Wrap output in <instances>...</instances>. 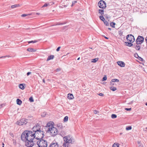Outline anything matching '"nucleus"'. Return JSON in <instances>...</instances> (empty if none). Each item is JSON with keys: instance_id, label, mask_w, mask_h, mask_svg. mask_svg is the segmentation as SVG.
<instances>
[{"instance_id": "f257e3e1", "label": "nucleus", "mask_w": 147, "mask_h": 147, "mask_svg": "<svg viewBox=\"0 0 147 147\" xmlns=\"http://www.w3.org/2000/svg\"><path fill=\"white\" fill-rule=\"evenodd\" d=\"M34 133L32 131L25 130L22 134V140L25 142L26 146L27 147H32L34 144L35 140Z\"/></svg>"}, {"instance_id": "f03ea898", "label": "nucleus", "mask_w": 147, "mask_h": 147, "mask_svg": "<svg viewBox=\"0 0 147 147\" xmlns=\"http://www.w3.org/2000/svg\"><path fill=\"white\" fill-rule=\"evenodd\" d=\"M34 134L35 137L34 139L36 141L42 139L45 136L43 131L40 130L37 131L36 133H34Z\"/></svg>"}, {"instance_id": "7ed1b4c3", "label": "nucleus", "mask_w": 147, "mask_h": 147, "mask_svg": "<svg viewBox=\"0 0 147 147\" xmlns=\"http://www.w3.org/2000/svg\"><path fill=\"white\" fill-rule=\"evenodd\" d=\"M37 144L40 147H47V142L46 141L42 139L40 140H38L36 142Z\"/></svg>"}, {"instance_id": "20e7f679", "label": "nucleus", "mask_w": 147, "mask_h": 147, "mask_svg": "<svg viewBox=\"0 0 147 147\" xmlns=\"http://www.w3.org/2000/svg\"><path fill=\"white\" fill-rule=\"evenodd\" d=\"M52 124V126H51L49 132L52 136H54L57 135L58 133V129L55 127H53V125Z\"/></svg>"}, {"instance_id": "39448f33", "label": "nucleus", "mask_w": 147, "mask_h": 147, "mask_svg": "<svg viewBox=\"0 0 147 147\" xmlns=\"http://www.w3.org/2000/svg\"><path fill=\"white\" fill-rule=\"evenodd\" d=\"M27 119L22 118L19 121H17V123L19 125H22L26 124L28 122L27 121Z\"/></svg>"}, {"instance_id": "423d86ee", "label": "nucleus", "mask_w": 147, "mask_h": 147, "mask_svg": "<svg viewBox=\"0 0 147 147\" xmlns=\"http://www.w3.org/2000/svg\"><path fill=\"white\" fill-rule=\"evenodd\" d=\"M126 38L127 41L131 43H133L135 40L134 36L131 34L128 35L127 36Z\"/></svg>"}, {"instance_id": "0eeeda50", "label": "nucleus", "mask_w": 147, "mask_h": 147, "mask_svg": "<svg viewBox=\"0 0 147 147\" xmlns=\"http://www.w3.org/2000/svg\"><path fill=\"white\" fill-rule=\"evenodd\" d=\"M52 124H54L53 122H49L47 124L46 126L45 127L44 129H45V131L47 132H49L50 129L51 128V126H52Z\"/></svg>"}, {"instance_id": "6e6552de", "label": "nucleus", "mask_w": 147, "mask_h": 147, "mask_svg": "<svg viewBox=\"0 0 147 147\" xmlns=\"http://www.w3.org/2000/svg\"><path fill=\"white\" fill-rule=\"evenodd\" d=\"M144 38L141 36H138L136 40V43L137 45L141 44L143 42Z\"/></svg>"}, {"instance_id": "1a4fd4ad", "label": "nucleus", "mask_w": 147, "mask_h": 147, "mask_svg": "<svg viewBox=\"0 0 147 147\" xmlns=\"http://www.w3.org/2000/svg\"><path fill=\"white\" fill-rule=\"evenodd\" d=\"M98 5L100 8L104 9L106 7V4L104 1L101 0L98 3Z\"/></svg>"}, {"instance_id": "9d476101", "label": "nucleus", "mask_w": 147, "mask_h": 147, "mask_svg": "<svg viewBox=\"0 0 147 147\" xmlns=\"http://www.w3.org/2000/svg\"><path fill=\"white\" fill-rule=\"evenodd\" d=\"M72 139L70 138V135L68 137L65 136L64 138V141H65L67 143H72L74 142V141Z\"/></svg>"}, {"instance_id": "9b49d317", "label": "nucleus", "mask_w": 147, "mask_h": 147, "mask_svg": "<svg viewBox=\"0 0 147 147\" xmlns=\"http://www.w3.org/2000/svg\"><path fill=\"white\" fill-rule=\"evenodd\" d=\"M34 127L32 128V132L36 133L37 131L40 130V126L37 124Z\"/></svg>"}, {"instance_id": "f8f14e48", "label": "nucleus", "mask_w": 147, "mask_h": 147, "mask_svg": "<svg viewBox=\"0 0 147 147\" xmlns=\"http://www.w3.org/2000/svg\"><path fill=\"white\" fill-rule=\"evenodd\" d=\"M49 147H59V145L56 142H53L50 144Z\"/></svg>"}, {"instance_id": "ddd939ff", "label": "nucleus", "mask_w": 147, "mask_h": 147, "mask_svg": "<svg viewBox=\"0 0 147 147\" xmlns=\"http://www.w3.org/2000/svg\"><path fill=\"white\" fill-rule=\"evenodd\" d=\"M117 64L121 67H124L125 66V63L123 61H119L117 62Z\"/></svg>"}, {"instance_id": "4468645a", "label": "nucleus", "mask_w": 147, "mask_h": 147, "mask_svg": "<svg viewBox=\"0 0 147 147\" xmlns=\"http://www.w3.org/2000/svg\"><path fill=\"white\" fill-rule=\"evenodd\" d=\"M67 98L69 99H72L74 98L73 95L71 94H69L67 95Z\"/></svg>"}, {"instance_id": "2eb2a0df", "label": "nucleus", "mask_w": 147, "mask_h": 147, "mask_svg": "<svg viewBox=\"0 0 147 147\" xmlns=\"http://www.w3.org/2000/svg\"><path fill=\"white\" fill-rule=\"evenodd\" d=\"M54 57V55H51L48 57V58L47 60V61H48L50 60L53 59Z\"/></svg>"}, {"instance_id": "dca6fc26", "label": "nucleus", "mask_w": 147, "mask_h": 147, "mask_svg": "<svg viewBox=\"0 0 147 147\" xmlns=\"http://www.w3.org/2000/svg\"><path fill=\"white\" fill-rule=\"evenodd\" d=\"M27 51L30 52H34L36 51V49L31 48H28L27 49Z\"/></svg>"}, {"instance_id": "f3484780", "label": "nucleus", "mask_w": 147, "mask_h": 147, "mask_svg": "<svg viewBox=\"0 0 147 147\" xmlns=\"http://www.w3.org/2000/svg\"><path fill=\"white\" fill-rule=\"evenodd\" d=\"M17 104L19 105H20L22 103V101L19 99L18 98L16 100Z\"/></svg>"}, {"instance_id": "a211bd4d", "label": "nucleus", "mask_w": 147, "mask_h": 147, "mask_svg": "<svg viewBox=\"0 0 147 147\" xmlns=\"http://www.w3.org/2000/svg\"><path fill=\"white\" fill-rule=\"evenodd\" d=\"M19 87L20 89L22 90H24V87L23 85V84H20L19 86Z\"/></svg>"}, {"instance_id": "6ab92c4d", "label": "nucleus", "mask_w": 147, "mask_h": 147, "mask_svg": "<svg viewBox=\"0 0 147 147\" xmlns=\"http://www.w3.org/2000/svg\"><path fill=\"white\" fill-rule=\"evenodd\" d=\"M20 6V5L19 4H15L12 5H11V8L13 9L15 8H16L17 7H19Z\"/></svg>"}, {"instance_id": "aec40b11", "label": "nucleus", "mask_w": 147, "mask_h": 147, "mask_svg": "<svg viewBox=\"0 0 147 147\" xmlns=\"http://www.w3.org/2000/svg\"><path fill=\"white\" fill-rule=\"evenodd\" d=\"M134 47L137 50H139L140 48V46L138 45H136V46L134 45Z\"/></svg>"}, {"instance_id": "412c9836", "label": "nucleus", "mask_w": 147, "mask_h": 147, "mask_svg": "<svg viewBox=\"0 0 147 147\" xmlns=\"http://www.w3.org/2000/svg\"><path fill=\"white\" fill-rule=\"evenodd\" d=\"M119 144L115 143L113 145L112 147H119Z\"/></svg>"}, {"instance_id": "4be33fe9", "label": "nucleus", "mask_w": 147, "mask_h": 147, "mask_svg": "<svg viewBox=\"0 0 147 147\" xmlns=\"http://www.w3.org/2000/svg\"><path fill=\"white\" fill-rule=\"evenodd\" d=\"M98 60V58H96L94 59H92V60L91 62L92 63H95L96 61H97Z\"/></svg>"}, {"instance_id": "5701e85b", "label": "nucleus", "mask_w": 147, "mask_h": 147, "mask_svg": "<svg viewBox=\"0 0 147 147\" xmlns=\"http://www.w3.org/2000/svg\"><path fill=\"white\" fill-rule=\"evenodd\" d=\"M125 43H126V45L127 46L129 47H130L133 44L131 42H125Z\"/></svg>"}, {"instance_id": "b1692460", "label": "nucleus", "mask_w": 147, "mask_h": 147, "mask_svg": "<svg viewBox=\"0 0 147 147\" xmlns=\"http://www.w3.org/2000/svg\"><path fill=\"white\" fill-rule=\"evenodd\" d=\"M68 116H66L63 119V121L64 122H67L68 120Z\"/></svg>"}, {"instance_id": "393cba45", "label": "nucleus", "mask_w": 147, "mask_h": 147, "mask_svg": "<svg viewBox=\"0 0 147 147\" xmlns=\"http://www.w3.org/2000/svg\"><path fill=\"white\" fill-rule=\"evenodd\" d=\"M99 13L102 15H103L104 14V10L99 9Z\"/></svg>"}, {"instance_id": "a878e982", "label": "nucleus", "mask_w": 147, "mask_h": 147, "mask_svg": "<svg viewBox=\"0 0 147 147\" xmlns=\"http://www.w3.org/2000/svg\"><path fill=\"white\" fill-rule=\"evenodd\" d=\"M110 89L112 91H114L116 90L117 88L116 87H112L110 88Z\"/></svg>"}, {"instance_id": "bb28decb", "label": "nucleus", "mask_w": 147, "mask_h": 147, "mask_svg": "<svg viewBox=\"0 0 147 147\" xmlns=\"http://www.w3.org/2000/svg\"><path fill=\"white\" fill-rule=\"evenodd\" d=\"M100 19L103 22L105 21V19L102 16H100Z\"/></svg>"}, {"instance_id": "cd10ccee", "label": "nucleus", "mask_w": 147, "mask_h": 147, "mask_svg": "<svg viewBox=\"0 0 147 147\" xmlns=\"http://www.w3.org/2000/svg\"><path fill=\"white\" fill-rule=\"evenodd\" d=\"M69 145V143H64L63 144V147H67Z\"/></svg>"}, {"instance_id": "c85d7f7f", "label": "nucleus", "mask_w": 147, "mask_h": 147, "mask_svg": "<svg viewBox=\"0 0 147 147\" xmlns=\"http://www.w3.org/2000/svg\"><path fill=\"white\" fill-rule=\"evenodd\" d=\"M115 23L113 22H111L110 24L111 26L113 28H114L115 27Z\"/></svg>"}, {"instance_id": "c756f323", "label": "nucleus", "mask_w": 147, "mask_h": 147, "mask_svg": "<svg viewBox=\"0 0 147 147\" xmlns=\"http://www.w3.org/2000/svg\"><path fill=\"white\" fill-rule=\"evenodd\" d=\"M111 81L113 82H118L119 81V80L117 79H113Z\"/></svg>"}, {"instance_id": "7c9ffc66", "label": "nucleus", "mask_w": 147, "mask_h": 147, "mask_svg": "<svg viewBox=\"0 0 147 147\" xmlns=\"http://www.w3.org/2000/svg\"><path fill=\"white\" fill-rule=\"evenodd\" d=\"M111 117L112 119H115L117 117V116L115 114H113L111 115Z\"/></svg>"}, {"instance_id": "2f4dec72", "label": "nucleus", "mask_w": 147, "mask_h": 147, "mask_svg": "<svg viewBox=\"0 0 147 147\" xmlns=\"http://www.w3.org/2000/svg\"><path fill=\"white\" fill-rule=\"evenodd\" d=\"M37 42V41L36 40H32L31 41H28V43L29 44L32 43H34L36 42Z\"/></svg>"}, {"instance_id": "473e14b6", "label": "nucleus", "mask_w": 147, "mask_h": 147, "mask_svg": "<svg viewBox=\"0 0 147 147\" xmlns=\"http://www.w3.org/2000/svg\"><path fill=\"white\" fill-rule=\"evenodd\" d=\"M132 129L131 127V126H129L128 127H126V129L127 130H129L131 129Z\"/></svg>"}, {"instance_id": "72a5a7b5", "label": "nucleus", "mask_w": 147, "mask_h": 147, "mask_svg": "<svg viewBox=\"0 0 147 147\" xmlns=\"http://www.w3.org/2000/svg\"><path fill=\"white\" fill-rule=\"evenodd\" d=\"M29 101L31 102H32L34 101V99H33V98L32 97H30L29 98Z\"/></svg>"}, {"instance_id": "f704fd0d", "label": "nucleus", "mask_w": 147, "mask_h": 147, "mask_svg": "<svg viewBox=\"0 0 147 147\" xmlns=\"http://www.w3.org/2000/svg\"><path fill=\"white\" fill-rule=\"evenodd\" d=\"M47 3L48 5L49 6L52 5L54 4V3L52 2H50Z\"/></svg>"}, {"instance_id": "c9c22d12", "label": "nucleus", "mask_w": 147, "mask_h": 147, "mask_svg": "<svg viewBox=\"0 0 147 147\" xmlns=\"http://www.w3.org/2000/svg\"><path fill=\"white\" fill-rule=\"evenodd\" d=\"M104 24L106 25V26H108L109 25V23L105 20V21L103 22Z\"/></svg>"}, {"instance_id": "e433bc0d", "label": "nucleus", "mask_w": 147, "mask_h": 147, "mask_svg": "<svg viewBox=\"0 0 147 147\" xmlns=\"http://www.w3.org/2000/svg\"><path fill=\"white\" fill-rule=\"evenodd\" d=\"M47 6H49V5H48L47 3H45L44 4V5L42 6V7L43 8L44 7H46Z\"/></svg>"}, {"instance_id": "4c0bfd02", "label": "nucleus", "mask_w": 147, "mask_h": 147, "mask_svg": "<svg viewBox=\"0 0 147 147\" xmlns=\"http://www.w3.org/2000/svg\"><path fill=\"white\" fill-rule=\"evenodd\" d=\"M107 79V77L106 76H105L103 78L102 80L103 81H105Z\"/></svg>"}, {"instance_id": "58836bf2", "label": "nucleus", "mask_w": 147, "mask_h": 147, "mask_svg": "<svg viewBox=\"0 0 147 147\" xmlns=\"http://www.w3.org/2000/svg\"><path fill=\"white\" fill-rule=\"evenodd\" d=\"M57 126L58 127L60 128H61L62 126L61 123H59V124H57Z\"/></svg>"}, {"instance_id": "ea45409f", "label": "nucleus", "mask_w": 147, "mask_h": 147, "mask_svg": "<svg viewBox=\"0 0 147 147\" xmlns=\"http://www.w3.org/2000/svg\"><path fill=\"white\" fill-rule=\"evenodd\" d=\"M76 3H77L76 1H73L72 2V4L71 5V6H72Z\"/></svg>"}, {"instance_id": "a19ab883", "label": "nucleus", "mask_w": 147, "mask_h": 147, "mask_svg": "<svg viewBox=\"0 0 147 147\" xmlns=\"http://www.w3.org/2000/svg\"><path fill=\"white\" fill-rule=\"evenodd\" d=\"M138 59L139 60L142 61H143L144 60L142 58L139 57H138Z\"/></svg>"}, {"instance_id": "79ce46f5", "label": "nucleus", "mask_w": 147, "mask_h": 147, "mask_svg": "<svg viewBox=\"0 0 147 147\" xmlns=\"http://www.w3.org/2000/svg\"><path fill=\"white\" fill-rule=\"evenodd\" d=\"M43 114H44V115H43V114H42V115H41V117H45V116L46 115V113H45H45H44H44H43Z\"/></svg>"}, {"instance_id": "37998d69", "label": "nucleus", "mask_w": 147, "mask_h": 147, "mask_svg": "<svg viewBox=\"0 0 147 147\" xmlns=\"http://www.w3.org/2000/svg\"><path fill=\"white\" fill-rule=\"evenodd\" d=\"M5 105L4 104H0V109L3 107Z\"/></svg>"}, {"instance_id": "c03bdc74", "label": "nucleus", "mask_w": 147, "mask_h": 147, "mask_svg": "<svg viewBox=\"0 0 147 147\" xmlns=\"http://www.w3.org/2000/svg\"><path fill=\"white\" fill-rule=\"evenodd\" d=\"M113 82H112V81H111L110 82V85H111V86H113V85H114V83Z\"/></svg>"}, {"instance_id": "a18cd8bd", "label": "nucleus", "mask_w": 147, "mask_h": 147, "mask_svg": "<svg viewBox=\"0 0 147 147\" xmlns=\"http://www.w3.org/2000/svg\"><path fill=\"white\" fill-rule=\"evenodd\" d=\"M138 144H140V145L139 146V147H143V145L141 144H140L139 142H138Z\"/></svg>"}, {"instance_id": "49530a36", "label": "nucleus", "mask_w": 147, "mask_h": 147, "mask_svg": "<svg viewBox=\"0 0 147 147\" xmlns=\"http://www.w3.org/2000/svg\"><path fill=\"white\" fill-rule=\"evenodd\" d=\"M125 109L127 111H130L131 110V108H126Z\"/></svg>"}, {"instance_id": "de8ad7c7", "label": "nucleus", "mask_w": 147, "mask_h": 147, "mask_svg": "<svg viewBox=\"0 0 147 147\" xmlns=\"http://www.w3.org/2000/svg\"><path fill=\"white\" fill-rule=\"evenodd\" d=\"M122 33H123V32L121 31H119V34L120 36H121V35H122V34H123Z\"/></svg>"}, {"instance_id": "09e8293b", "label": "nucleus", "mask_w": 147, "mask_h": 147, "mask_svg": "<svg viewBox=\"0 0 147 147\" xmlns=\"http://www.w3.org/2000/svg\"><path fill=\"white\" fill-rule=\"evenodd\" d=\"M60 48H61V47H58L57 49H56V51H59V49H60Z\"/></svg>"}, {"instance_id": "8fccbe9b", "label": "nucleus", "mask_w": 147, "mask_h": 147, "mask_svg": "<svg viewBox=\"0 0 147 147\" xmlns=\"http://www.w3.org/2000/svg\"><path fill=\"white\" fill-rule=\"evenodd\" d=\"M98 95L101 96H104V94L102 93H99Z\"/></svg>"}, {"instance_id": "3c124183", "label": "nucleus", "mask_w": 147, "mask_h": 147, "mask_svg": "<svg viewBox=\"0 0 147 147\" xmlns=\"http://www.w3.org/2000/svg\"><path fill=\"white\" fill-rule=\"evenodd\" d=\"M134 56L135 57H136V58H137V57H139L138 56V55L137 54H135L134 55Z\"/></svg>"}, {"instance_id": "603ef678", "label": "nucleus", "mask_w": 147, "mask_h": 147, "mask_svg": "<svg viewBox=\"0 0 147 147\" xmlns=\"http://www.w3.org/2000/svg\"><path fill=\"white\" fill-rule=\"evenodd\" d=\"M27 15L25 14H23L21 15V16L22 17H25L27 16Z\"/></svg>"}, {"instance_id": "864d4df0", "label": "nucleus", "mask_w": 147, "mask_h": 147, "mask_svg": "<svg viewBox=\"0 0 147 147\" xmlns=\"http://www.w3.org/2000/svg\"><path fill=\"white\" fill-rule=\"evenodd\" d=\"M63 24V23H57V24L55 25H62Z\"/></svg>"}, {"instance_id": "5fc2aeb1", "label": "nucleus", "mask_w": 147, "mask_h": 147, "mask_svg": "<svg viewBox=\"0 0 147 147\" xmlns=\"http://www.w3.org/2000/svg\"><path fill=\"white\" fill-rule=\"evenodd\" d=\"M97 112H98V111L96 110H94V113L95 114H97Z\"/></svg>"}, {"instance_id": "6e6d98bb", "label": "nucleus", "mask_w": 147, "mask_h": 147, "mask_svg": "<svg viewBox=\"0 0 147 147\" xmlns=\"http://www.w3.org/2000/svg\"><path fill=\"white\" fill-rule=\"evenodd\" d=\"M31 74V72H28L27 73V76H29L30 74Z\"/></svg>"}, {"instance_id": "4d7b16f0", "label": "nucleus", "mask_w": 147, "mask_h": 147, "mask_svg": "<svg viewBox=\"0 0 147 147\" xmlns=\"http://www.w3.org/2000/svg\"><path fill=\"white\" fill-rule=\"evenodd\" d=\"M145 40L146 43H147V36L145 38Z\"/></svg>"}, {"instance_id": "13d9d810", "label": "nucleus", "mask_w": 147, "mask_h": 147, "mask_svg": "<svg viewBox=\"0 0 147 147\" xmlns=\"http://www.w3.org/2000/svg\"><path fill=\"white\" fill-rule=\"evenodd\" d=\"M10 135L12 137H13V134H10Z\"/></svg>"}, {"instance_id": "bf43d9fd", "label": "nucleus", "mask_w": 147, "mask_h": 147, "mask_svg": "<svg viewBox=\"0 0 147 147\" xmlns=\"http://www.w3.org/2000/svg\"><path fill=\"white\" fill-rule=\"evenodd\" d=\"M42 81H43V82H44V83H45V80L44 79H43L42 80Z\"/></svg>"}, {"instance_id": "052dcab7", "label": "nucleus", "mask_w": 147, "mask_h": 147, "mask_svg": "<svg viewBox=\"0 0 147 147\" xmlns=\"http://www.w3.org/2000/svg\"><path fill=\"white\" fill-rule=\"evenodd\" d=\"M36 15H40V13H36Z\"/></svg>"}, {"instance_id": "680f3d73", "label": "nucleus", "mask_w": 147, "mask_h": 147, "mask_svg": "<svg viewBox=\"0 0 147 147\" xmlns=\"http://www.w3.org/2000/svg\"><path fill=\"white\" fill-rule=\"evenodd\" d=\"M2 145H3V146H4V144L3 142L2 143Z\"/></svg>"}, {"instance_id": "e2e57ef3", "label": "nucleus", "mask_w": 147, "mask_h": 147, "mask_svg": "<svg viewBox=\"0 0 147 147\" xmlns=\"http://www.w3.org/2000/svg\"><path fill=\"white\" fill-rule=\"evenodd\" d=\"M63 6L64 7H66L67 6L66 5H63Z\"/></svg>"}, {"instance_id": "0e129e2a", "label": "nucleus", "mask_w": 147, "mask_h": 147, "mask_svg": "<svg viewBox=\"0 0 147 147\" xmlns=\"http://www.w3.org/2000/svg\"><path fill=\"white\" fill-rule=\"evenodd\" d=\"M57 71H59V70H60V69H57Z\"/></svg>"}, {"instance_id": "69168bd1", "label": "nucleus", "mask_w": 147, "mask_h": 147, "mask_svg": "<svg viewBox=\"0 0 147 147\" xmlns=\"http://www.w3.org/2000/svg\"><path fill=\"white\" fill-rule=\"evenodd\" d=\"M80 59V57H79V58H78L77 59V60H79V59Z\"/></svg>"}, {"instance_id": "338daca9", "label": "nucleus", "mask_w": 147, "mask_h": 147, "mask_svg": "<svg viewBox=\"0 0 147 147\" xmlns=\"http://www.w3.org/2000/svg\"><path fill=\"white\" fill-rule=\"evenodd\" d=\"M105 38H106L107 39H108V38L107 37H105Z\"/></svg>"}, {"instance_id": "774afa93", "label": "nucleus", "mask_w": 147, "mask_h": 147, "mask_svg": "<svg viewBox=\"0 0 147 147\" xmlns=\"http://www.w3.org/2000/svg\"><path fill=\"white\" fill-rule=\"evenodd\" d=\"M145 105H146L147 106V102L146 103Z\"/></svg>"}]
</instances>
